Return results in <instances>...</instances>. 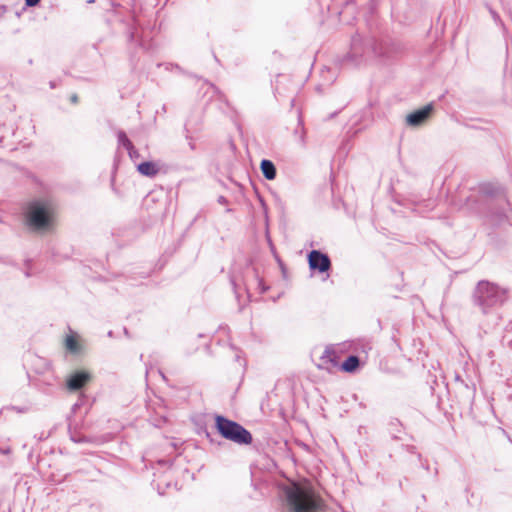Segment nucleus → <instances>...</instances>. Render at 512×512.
<instances>
[{
  "label": "nucleus",
  "instance_id": "nucleus-13",
  "mask_svg": "<svg viewBox=\"0 0 512 512\" xmlns=\"http://www.w3.org/2000/svg\"><path fill=\"white\" fill-rule=\"evenodd\" d=\"M118 141L127 150H131L133 148L131 141L128 139V137L126 136V134L124 132H119Z\"/></svg>",
  "mask_w": 512,
  "mask_h": 512
},
{
  "label": "nucleus",
  "instance_id": "nucleus-7",
  "mask_svg": "<svg viewBox=\"0 0 512 512\" xmlns=\"http://www.w3.org/2000/svg\"><path fill=\"white\" fill-rule=\"evenodd\" d=\"M430 112H431V106H426V107L419 109L413 113H410L406 117V122L410 126H419L427 120V118L430 115Z\"/></svg>",
  "mask_w": 512,
  "mask_h": 512
},
{
  "label": "nucleus",
  "instance_id": "nucleus-10",
  "mask_svg": "<svg viewBox=\"0 0 512 512\" xmlns=\"http://www.w3.org/2000/svg\"><path fill=\"white\" fill-rule=\"evenodd\" d=\"M65 347L71 353H78L81 350L78 338L74 334L67 335L65 339Z\"/></svg>",
  "mask_w": 512,
  "mask_h": 512
},
{
  "label": "nucleus",
  "instance_id": "nucleus-4",
  "mask_svg": "<svg viewBox=\"0 0 512 512\" xmlns=\"http://www.w3.org/2000/svg\"><path fill=\"white\" fill-rule=\"evenodd\" d=\"M216 427L224 438L235 443L249 444L252 441L251 434L245 428L222 416L216 417Z\"/></svg>",
  "mask_w": 512,
  "mask_h": 512
},
{
  "label": "nucleus",
  "instance_id": "nucleus-9",
  "mask_svg": "<svg viewBox=\"0 0 512 512\" xmlns=\"http://www.w3.org/2000/svg\"><path fill=\"white\" fill-rule=\"evenodd\" d=\"M260 168L266 179L273 180L276 177L275 166L270 160H262Z\"/></svg>",
  "mask_w": 512,
  "mask_h": 512
},
{
  "label": "nucleus",
  "instance_id": "nucleus-14",
  "mask_svg": "<svg viewBox=\"0 0 512 512\" xmlns=\"http://www.w3.org/2000/svg\"><path fill=\"white\" fill-rule=\"evenodd\" d=\"M40 0H25L27 6H35L39 3Z\"/></svg>",
  "mask_w": 512,
  "mask_h": 512
},
{
  "label": "nucleus",
  "instance_id": "nucleus-11",
  "mask_svg": "<svg viewBox=\"0 0 512 512\" xmlns=\"http://www.w3.org/2000/svg\"><path fill=\"white\" fill-rule=\"evenodd\" d=\"M333 353L330 349H326L324 351L323 356L321 357V363L319 364L320 368L330 369V367H335L337 363L332 358Z\"/></svg>",
  "mask_w": 512,
  "mask_h": 512
},
{
  "label": "nucleus",
  "instance_id": "nucleus-2",
  "mask_svg": "<svg viewBox=\"0 0 512 512\" xmlns=\"http://www.w3.org/2000/svg\"><path fill=\"white\" fill-rule=\"evenodd\" d=\"M56 218V206L50 199L31 201L25 212L26 225L33 231L46 232L53 228Z\"/></svg>",
  "mask_w": 512,
  "mask_h": 512
},
{
  "label": "nucleus",
  "instance_id": "nucleus-5",
  "mask_svg": "<svg viewBox=\"0 0 512 512\" xmlns=\"http://www.w3.org/2000/svg\"><path fill=\"white\" fill-rule=\"evenodd\" d=\"M308 261L310 268L319 272H326L331 265L329 257L317 250L309 253Z\"/></svg>",
  "mask_w": 512,
  "mask_h": 512
},
{
  "label": "nucleus",
  "instance_id": "nucleus-1",
  "mask_svg": "<svg viewBox=\"0 0 512 512\" xmlns=\"http://www.w3.org/2000/svg\"><path fill=\"white\" fill-rule=\"evenodd\" d=\"M285 512H319L322 499L308 482L291 483L284 490Z\"/></svg>",
  "mask_w": 512,
  "mask_h": 512
},
{
  "label": "nucleus",
  "instance_id": "nucleus-6",
  "mask_svg": "<svg viewBox=\"0 0 512 512\" xmlns=\"http://www.w3.org/2000/svg\"><path fill=\"white\" fill-rule=\"evenodd\" d=\"M91 379L87 371H76L70 374L67 378L66 384L70 391H76L83 388Z\"/></svg>",
  "mask_w": 512,
  "mask_h": 512
},
{
  "label": "nucleus",
  "instance_id": "nucleus-12",
  "mask_svg": "<svg viewBox=\"0 0 512 512\" xmlns=\"http://www.w3.org/2000/svg\"><path fill=\"white\" fill-rule=\"evenodd\" d=\"M359 365V359L356 356H349L341 365L345 372H353Z\"/></svg>",
  "mask_w": 512,
  "mask_h": 512
},
{
  "label": "nucleus",
  "instance_id": "nucleus-8",
  "mask_svg": "<svg viewBox=\"0 0 512 512\" xmlns=\"http://www.w3.org/2000/svg\"><path fill=\"white\" fill-rule=\"evenodd\" d=\"M137 170L143 176L154 177L158 174L160 167L155 162L147 161L140 163L137 166Z\"/></svg>",
  "mask_w": 512,
  "mask_h": 512
},
{
  "label": "nucleus",
  "instance_id": "nucleus-3",
  "mask_svg": "<svg viewBox=\"0 0 512 512\" xmlns=\"http://www.w3.org/2000/svg\"><path fill=\"white\" fill-rule=\"evenodd\" d=\"M505 298V291L495 284L489 282H479L476 289V300L482 310L485 312L488 308L501 304Z\"/></svg>",
  "mask_w": 512,
  "mask_h": 512
}]
</instances>
